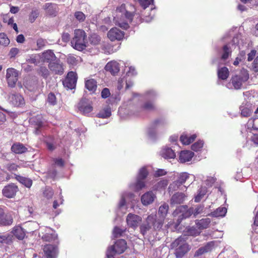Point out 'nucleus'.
<instances>
[{
	"label": "nucleus",
	"mask_w": 258,
	"mask_h": 258,
	"mask_svg": "<svg viewBox=\"0 0 258 258\" xmlns=\"http://www.w3.org/2000/svg\"><path fill=\"white\" fill-rule=\"evenodd\" d=\"M114 15L113 22L115 25L124 29L129 27V23L132 22L133 15L126 11L124 5L117 8Z\"/></svg>",
	"instance_id": "1"
},
{
	"label": "nucleus",
	"mask_w": 258,
	"mask_h": 258,
	"mask_svg": "<svg viewBox=\"0 0 258 258\" xmlns=\"http://www.w3.org/2000/svg\"><path fill=\"white\" fill-rule=\"evenodd\" d=\"M204 207L203 205H199L195 208H188L186 205L180 206L173 212V215L174 217H177V221L179 224L183 219L189 218L192 214L196 217L202 213Z\"/></svg>",
	"instance_id": "2"
},
{
	"label": "nucleus",
	"mask_w": 258,
	"mask_h": 258,
	"mask_svg": "<svg viewBox=\"0 0 258 258\" xmlns=\"http://www.w3.org/2000/svg\"><path fill=\"white\" fill-rule=\"evenodd\" d=\"M171 248H175L176 258H182L189 250V245L182 237H179L171 244Z\"/></svg>",
	"instance_id": "3"
},
{
	"label": "nucleus",
	"mask_w": 258,
	"mask_h": 258,
	"mask_svg": "<svg viewBox=\"0 0 258 258\" xmlns=\"http://www.w3.org/2000/svg\"><path fill=\"white\" fill-rule=\"evenodd\" d=\"M161 129V120H154L146 130V135L149 140L155 142L159 139Z\"/></svg>",
	"instance_id": "4"
},
{
	"label": "nucleus",
	"mask_w": 258,
	"mask_h": 258,
	"mask_svg": "<svg viewBox=\"0 0 258 258\" xmlns=\"http://www.w3.org/2000/svg\"><path fill=\"white\" fill-rule=\"evenodd\" d=\"M134 194L131 192L125 191L121 194L120 200L118 201L115 209V213L118 217H122L125 214L128 209L127 201L132 199Z\"/></svg>",
	"instance_id": "5"
},
{
	"label": "nucleus",
	"mask_w": 258,
	"mask_h": 258,
	"mask_svg": "<svg viewBox=\"0 0 258 258\" xmlns=\"http://www.w3.org/2000/svg\"><path fill=\"white\" fill-rule=\"evenodd\" d=\"M249 79V74L248 71L242 69L238 74H236L232 76L230 82L234 88L238 90L241 88L242 84L246 82Z\"/></svg>",
	"instance_id": "6"
},
{
	"label": "nucleus",
	"mask_w": 258,
	"mask_h": 258,
	"mask_svg": "<svg viewBox=\"0 0 258 258\" xmlns=\"http://www.w3.org/2000/svg\"><path fill=\"white\" fill-rule=\"evenodd\" d=\"M148 172L145 168H141L138 175L137 180L130 183L129 187L131 189L138 191L145 186L144 179L147 177Z\"/></svg>",
	"instance_id": "7"
},
{
	"label": "nucleus",
	"mask_w": 258,
	"mask_h": 258,
	"mask_svg": "<svg viewBox=\"0 0 258 258\" xmlns=\"http://www.w3.org/2000/svg\"><path fill=\"white\" fill-rule=\"evenodd\" d=\"M127 248L126 242L124 240L119 239L115 244L109 247L106 252L108 258H111L114 254L123 253Z\"/></svg>",
	"instance_id": "8"
},
{
	"label": "nucleus",
	"mask_w": 258,
	"mask_h": 258,
	"mask_svg": "<svg viewBox=\"0 0 258 258\" xmlns=\"http://www.w3.org/2000/svg\"><path fill=\"white\" fill-rule=\"evenodd\" d=\"M76 34L80 36V39H77L76 38H73L71 41L72 46L76 49L81 51L85 49L86 47V35L85 32L82 30H76Z\"/></svg>",
	"instance_id": "9"
},
{
	"label": "nucleus",
	"mask_w": 258,
	"mask_h": 258,
	"mask_svg": "<svg viewBox=\"0 0 258 258\" xmlns=\"http://www.w3.org/2000/svg\"><path fill=\"white\" fill-rule=\"evenodd\" d=\"M39 236L45 241H54L57 239V235L55 232L49 227H43L40 229Z\"/></svg>",
	"instance_id": "10"
},
{
	"label": "nucleus",
	"mask_w": 258,
	"mask_h": 258,
	"mask_svg": "<svg viewBox=\"0 0 258 258\" xmlns=\"http://www.w3.org/2000/svg\"><path fill=\"white\" fill-rule=\"evenodd\" d=\"M40 59L42 61L50 63L56 59L54 53L50 50H48L42 53L41 55L37 54L33 56L32 60L34 63L36 62L37 60Z\"/></svg>",
	"instance_id": "11"
},
{
	"label": "nucleus",
	"mask_w": 258,
	"mask_h": 258,
	"mask_svg": "<svg viewBox=\"0 0 258 258\" xmlns=\"http://www.w3.org/2000/svg\"><path fill=\"white\" fill-rule=\"evenodd\" d=\"M18 72L13 68L7 69L6 78L8 85L11 87L15 86L18 79Z\"/></svg>",
	"instance_id": "12"
},
{
	"label": "nucleus",
	"mask_w": 258,
	"mask_h": 258,
	"mask_svg": "<svg viewBox=\"0 0 258 258\" xmlns=\"http://www.w3.org/2000/svg\"><path fill=\"white\" fill-rule=\"evenodd\" d=\"M142 218L136 214L129 213L126 218L127 226L134 229H136L142 222Z\"/></svg>",
	"instance_id": "13"
},
{
	"label": "nucleus",
	"mask_w": 258,
	"mask_h": 258,
	"mask_svg": "<svg viewBox=\"0 0 258 258\" xmlns=\"http://www.w3.org/2000/svg\"><path fill=\"white\" fill-rule=\"evenodd\" d=\"M78 107L80 111L85 115L88 114L93 110L91 102L85 98L80 101L78 104Z\"/></svg>",
	"instance_id": "14"
},
{
	"label": "nucleus",
	"mask_w": 258,
	"mask_h": 258,
	"mask_svg": "<svg viewBox=\"0 0 258 258\" xmlns=\"http://www.w3.org/2000/svg\"><path fill=\"white\" fill-rule=\"evenodd\" d=\"M44 256L42 258H56L58 249L56 245L47 244L43 247Z\"/></svg>",
	"instance_id": "15"
},
{
	"label": "nucleus",
	"mask_w": 258,
	"mask_h": 258,
	"mask_svg": "<svg viewBox=\"0 0 258 258\" xmlns=\"http://www.w3.org/2000/svg\"><path fill=\"white\" fill-rule=\"evenodd\" d=\"M124 35V32L116 27L111 28L107 33V37L111 41L120 40L123 38Z\"/></svg>",
	"instance_id": "16"
},
{
	"label": "nucleus",
	"mask_w": 258,
	"mask_h": 258,
	"mask_svg": "<svg viewBox=\"0 0 258 258\" xmlns=\"http://www.w3.org/2000/svg\"><path fill=\"white\" fill-rule=\"evenodd\" d=\"M77 77L76 73L70 72L68 74L67 77L63 81V85L69 89H72L76 86Z\"/></svg>",
	"instance_id": "17"
},
{
	"label": "nucleus",
	"mask_w": 258,
	"mask_h": 258,
	"mask_svg": "<svg viewBox=\"0 0 258 258\" xmlns=\"http://www.w3.org/2000/svg\"><path fill=\"white\" fill-rule=\"evenodd\" d=\"M18 190L17 186L14 183H12L5 186L3 189V194L7 198H12L15 196Z\"/></svg>",
	"instance_id": "18"
},
{
	"label": "nucleus",
	"mask_w": 258,
	"mask_h": 258,
	"mask_svg": "<svg viewBox=\"0 0 258 258\" xmlns=\"http://www.w3.org/2000/svg\"><path fill=\"white\" fill-rule=\"evenodd\" d=\"M43 9L47 15L54 17L56 15L58 8L56 4L46 3L43 6Z\"/></svg>",
	"instance_id": "19"
},
{
	"label": "nucleus",
	"mask_w": 258,
	"mask_h": 258,
	"mask_svg": "<svg viewBox=\"0 0 258 258\" xmlns=\"http://www.w3.org/2000/svg\"><path fill=\"white\" fill-rule=\"evenodd\" d=\"M48 66L49 69L55 74L60 75L63 73V68L62 64L57 59L52 62H50Z\"/></svg>",
	"instance_id": "20"
},
{
	"label": "nucleus",
	"mask_w": 258,
	"mask_h": 258,
	"mask_svg": "<svg viewBox=\"0 0 258 258\" xmlns=\"http://www.w3.org/2000/svg\"><path fill=\"white\" fill-rule=\"evenodd\" d=\"M9 101L15 106H21L25 104L23 97L19 94H11L9 96Z\"/></svg>",
	"instance_id": "21"
},
{
	"label": "nucleus",
	"mask_w": 258,
	"mask_h": 258,
	"mask_svg": "<svg viewBox=\"0 0 258 258\" xmlns=\"http://www.w3.org/2000/svg\"><path fill=\"white\" fill-rule=\"evenodd\" d=\"M186 196L182 192H177L175 193L170 199L171 205L183 204L185 200Z\"/></svg>",
	"instance_id": "22"
},
{
	"label": "nucleus",
	"mask_w": 258,
	"mask_h": 258,
	"mask_svg": "<svg viewBox=\"0 0 258 258\" xmlns=\"http://www.w3.org/2000/svg\"><path fill=\"white\" fill-rule=\"evenodd\" d=\"M155 221V215H151L148 217L146 223H143L140 227L141 233L144 235L149 230Z\"/></svg>",
	"instance_id": "23"
},
{
	"label": "nucleus",
	"mask_w": 258,
	"mask_h": 258,
	"mask_svg": "<svg viewBox=\"0 0 258 258\" xmlns=\"http://www.w3.org/2000/svg\"><path fill=\"white\" fill-rule=\"evenodd\" d=\"M105 69L106 71L109 72L113 75L117 74L120 70L119 64L116 61H111L108 62L105 66Z\"/></svg>",
	"instance_id": "24"
},
{
	"label": "nucleus",
	"mask_w": 258,
	"mask_h": 258,
	"mask_svg": "<svg viewBox=\"0 0 258 258\" xmlns=\"http://www.w3.org/2000/svg\"><path fill=\"white\" fill-rule=\"evenodd\" d=\"M155 198V195L152 192H147L141 197V202L145 206L151 204Z\"/></svg>",
	"instance_id": "25"
},
{
	"label": "nucleus",
	"mask_w": 258,
	"mask_h": 258,
	"mask_svg": "<svg viewBox=\"0 0 258 258\" xmlns=\"http://www.w3.org/2000/svg\"><path fill=\"white\" fill-rule=\"evenodd\" d=\"M194 155V153L190 151H182L179 155V160L181 163H185L191 160Z\"/></svg>",
	"instance_id": "26"
},
{
	"label": "nucleus",
	"mask_w": 258,
	"mask_h": 258,
	"mask_svg": "<svg viewBox=\"0 0 258 258\" xmlns=\"http://www.w3.org/2000/svg\"><path fill=\"white\" fill-rule=\"evenodd\" d=\"M213 246V244L212 243V242L207 243L205 246L200 247L195 252L194 254V256L198 257L205 253L211 251Z\"/></svg>",
	"instance_id": "27"
},
{
	"label": "nucleus",
	"mask_w": 258,
	"mask_h": 258,
	"mask_svg": "<svg viewBox=\"0 0 258 258\" xmlns=\"http://www.w3.org/2000/svg\"><path fill=\"white\" fill-rule=\"evenodd\" d=\"M211 222V220L209 218H203L201 220H196L195 221L196 226H197L201 230L208 228Z\"/></svg>",
	"instance_id": "28"
},
{
	"label": "nucleus",
	"mask_w": 258,
	"mask_h": 258,
	"mask_svg": "<svg viewBox=\"0 0 258 258\" xmlns=\"http://www.w3.org/2000/svg\"><path fill=\"white\" fill-rule=\"evenodd\" d=\"M12 222V218L6 215L3 209L0 208V225H8L11 224Z\"/></svg>",
	"instance_id": "29"
},
{
	"label": "nucleus",
	"mask_w": 258,
	"mask_h": 258,
	"mask_svg": "<svg viewBox=\"0 0 258 258\" xmlns=\"http://www.w3.org/2000/svg\"><path fill=\"white\" fill-rule=\"evenodd\" d=\"M85 87L92 93L95 92L97 88V83L93 79L87 80L85 82Z\"/></svg>",
	"instance_id": "30"
},
{
	"label": "nucleus",
	"mask_w": 258,
	"mask_h": 258,
	"mask_svg": "<svg viewBox=\"0 0 258 258\" xmlns=\"http://www.w3.org/2000/svg\"><path fill=\"white\" fill-rule=\"evenodd\" d=\"M13 233L14 235L19 239H23L25 236V232L24 231L23 229L19 226L14 227Z\"/></svg>",
	"instance_id": "31"
},
{
	"label": "nucleus",
	"mask_w": 258,
	"mask_h": 258,
	"mask_svg": "<svg viewBox=\"0 0 258 258\" xmlns=\"http://www.w3.org/2000/svg\"><path fill=\"white\" fill-rule=\"evenodd\" d=\"M175 156V152L170 148H166L162 151V157L166 159H174Z\"/></svg>",
	"instance_id": "32"
},
{
	"label": "nucleus",
	"mask_w": 258,
	"mask_h": 258,
	"mask_svg": "<svg viewBox=\"0 0 258 258\" xmlns=\"http://www.w3.org/2000/svg\"><path fill=\"white\" fill-rule=\"evenodd\" d=\"M227 213V209L225 207H219L209 215L214 217H223Z\"/></svg>",
	"instance_id": "33"
},
{
	"label": "nucleus",
	"mask_w": 258,
	"mask_h": 258,
	"mask_svg": "<svg viewBox=\"0 0 258 258\" xmlns=\"http://www.w3.org/2000/svg\"><path fill=\"white\" fill-rule=\"evenodd\" d=\"M183 184L182 182L176 179L175 181L171 183L168 187V191L169 192H172L178 189H182V187L180 186Z\"/></svg>",
	"instance_id": "34"
},
{
	"label": "nucleus",
	"mask_w": 258,
	"mask_h": 258,
	"mask_svg": "<svg viewBox=\"0 0 258 258\" xmlns=\"http://www.w3.org/2000/svg\"><path fill=\"white\" fill-rule=\"evenodd\" d=\"M183 184L182 182L176 179L175 181L171 183L168 187V191L169 192H172L178 189H182V187L180 186Z\"/></svg>",
	"instance_id": "35"
},
{
	"label": "nucleus",
	"mask_w": 258,
	"mask_h": 258,
	"mask_svg": "<svg viewBox=\"0 0 258 258\" xmlns=\"http://www.w3.org/2000/svg\"><path fill=\"white\" fill-rule=\"evenodd\" d=\"M229 70L226 67H222L218 70V77L223 80L227 79L229 76Z\"/></svg>",
	"instance_id": "36"
},
{
	"label": "nucleus",
	"mask_w": 258,
	"mask_h": 258,
	"mask_svg": "<svg viewBox=\"0 0 258 258\" xmlns=\"http://www.w3.org/2000/svg\"><path fill=\"white\" fill-rule=\"evenodd\" d=\"M132 82H127V80L125 78H122L119 79L117 83V89L119 90H120L123 88L124 85H125L126 89L130 88L131 86H133Z\"/></svg>",
	"instance_id": "37"
},
{
	"label": "nucleus",
	"mask_w": 258,
	"mask_h": 258,
	"mask_svg": "<svg viewBox=\"0 0 258 258\" xmlns=\"http://www.w3.org/2000/svg\"><path fill=\"white\" fill-rule=\"evenodd\" d=\"M13 152L16 154H21L24 153L27 149L21 144H15L13 145L11 148Z\"/></svg>",
	"instance_id": "38"
},
{
	"label": "nucleus",
	"mask_w": 258,
	"mask_h": 258,
	"mask_svg": "<svg viewBox=\"0 0 258 258\" xmlns=\"http://www.w3.org/2000/svg\"><path fill=\"white\" fill-rule=\"evenodd\" d=\"M197 136L193 135L190 137H188L186 136L181 135L180 138V141L184 145H189L192 143L196 138Z\"/></svg>",
	"instance_id": "39"
},
{
	"label": "nucleus",
	"mask_w": 258,
	"mask_h": 258,
	"mask_svg": "<svg viewBox=\"0 0 258 258\" xmlns=\"http://www.w3.org/2000/svg\"><path fill=\"white\" fill-rule=\"evenodd\" d=\"M16 178L20 183L25 185L27 187H30L32 185V181L30 179L21 176H17Z\"/></svg>",
	"instance_id": "40"
},
{
	"label": "nucleus",
	"mask_w": 258,
	"mask_h": 258,
	"mask_svg": "<svg viewBox=\"0 0 258 258\" xmlns=\"http://www.w3.org/2000/svg\"><path fill=\"white\" fill-rule=\"evenodd\" d=\"M207 188L205 187H202L198 191V195L195 198V201L197 203L200 202L203 197L207 193Z\"/></svg>",
	"instance_id": "41"
},
{
	"label": "nucleus",
	"mask_w": 258,
	"mask_h": 258,
	"mask_svg": "<svg viewBox=\"0 0 258 258\" xmlns=\"http://www.w3.org/2000/svg\"><path fill=\"white\" fill-rule=\"evenodd\" d=\"M231 53V50L230 47L227 44L224 45L223 47V54L221 56V59L222 60L227 59Z\"/></svg>",
	"instance_id": "42"
},
{
	"label": "nucleus",
	"mask_w": 258,
	"mask_h": 258,
	"mask_svg": "<svg viewBox=\"0 0 258 258\" xmlns=\"http://www.w3.org/2000/svg\"><path fill=\"white\" fill-rule=\"evenodd\" d=\"M81 61V58L79 56H75L74 55H69L67 58V61L72 65H76Z\"/></svg>",
	"instance_id": "43"
},
{
	"label": "nucleus",
	"mask_w": 258,
	"mask_h": 258,
	"mask_svg": "<svg viewBox=\"0 0 258 258\" xmlns=\"http://www.w3.org/2000/svg\"><path fill=\"white\" fill-rule=\"evenodd\" d=\"M111 115L110 109L108 107L104 108L98 114V116L100 118H105Z\"/></svg>",
	"instance_id": "44"
},
{
	"label": "nucleus",
	"mask_w": 258,
	"mask_h": 258,
	"mask_svg": "<svg viewBox=\"0 0 258 258\" xmlns=\"http://www.w3.org/2000/svg\"><path fill=\"white\" fill-rule=\"evenodd\" d=\"M188 233L191 236L199 235L201 232V229L197 227L192 226L188 229Z\"/></svg>",
	"instance_id": "45"
},
{
	"label": "nucleus",
	"mask_w": 258,
	"mask_h": 258,
	"mask_svg": "<svg viewBox=\"0 0 258 258\" xmlns=\"http://www.w3.org/2000/svg\"><path fill=\"white\" fill-rule=\"evenodd\" d=\"M74 17L79 22H84L86 19L85 14L80 11H77L75 12L74 14Z\"/></svg>",
	"instance_id": "46"
},
{
	"label": "nucleus",
	"mask_w": 258,
	"mask_h": 258,
	"mask_svg": "<svg viewBox=\"0 0 258 258\" xmlns=\"http://www.w3.org/2000/svg\"><path fill=\"white\" fill-rule=\"evenodd\" d=\"M189 177V174L187 172H182L178 175L177 179L184 183Z\"/></svg>",
	"instance_id": "47"
},
{
	"label": "nucleus",
	"mask_w": 258,
	"mask_h": 258,
	"mask_svg": "<svg viewBox=\"0 0 258 258\" xmlns=\"http://www.w3.org/2000/svg\"><path fill=\"white\" fill-rule=\"evenodd\" d=\"M10 43V40L4 33L0 34V45L7 46Z\"/></svg>",
	"instance_id": "48"
},
{
	"label": "nucleus",
	"mask_w": 258,
	"mask_h": 258,
	"mask_svg": "<svg viewBox=\"0 0 258 258\" xmlns=\"http://www.w3.org/2000/svg\"><path fill=\"white\" fill-rule=\"evenodd\" d=\"M204 142L202 141H199L191 145V149L196 152L199 151L203 147Z\"/></svg>",
	"instance_id": "49"
},
{
	"label": "nucleus",
	"mask_w": 258,
	"mask_h": 258,
	"mask_svg": "<svg viewBox=\"0 0 258 258\" xmlns=\"http://www.w3.org/2000/svg\"><path fill=\"white\" fill-rule=\"evenodd\" d=\"M43 194L45 197L48 199H49L52 197L53 192L51 188L46 187L43 192Z\"/></svg>",
	"instance_id": "50"
},
{
	"label": "nucleus",
	"mask_w": 258,
	"mask_h": 258,
	"mask_svg": "<svg viewBox=\"0 0 258 258\" xmlns=\"http://www.w3.org/2000/svg\"><path fill=\"white\" fill-rule=\"evenodd\" d=\"M47 101L51 105H54L56 103V97L54 94L50 93L48 94Z\"/></svg>",
	"instance_id": "51"
},
{
	"label": "nucleus",
	"mask_w": 258,
	"mask_h": 258,
	"mask_svg": "<svg viewBox=\"0 0 258 258\" xmlns=\"http://www.w3.org/2000/svg\"><path fill=\"white\" fill-rule=\"evenodd\" d=\"M240 108L241 109V114L243 117H248L250 116L252 112L251 110L247 108Z\"/></svg>",
	"instance_id": "52"
},
{
	"label": "nucleus",
	"mask_w": 258,
	"mask_h": 258,
	"mask_svg": "<svg viewBox=\"0 0 258 258\" xmlns=\"http://www.w3.org/2000/svg\"><path fill=\"white\" fill-rule=\"evenodd\" d=\"M140 5L143 9L147 8L152 2L153 0H138Z\"/></svg>",
	"instance_id": "53"
},
{
	"label": "nucleus",
	"mask_w": 258,
	"mask_h": 258,
	"mask_svg": "<svg viewBox=\"0 0 258 258\" xmlns=\"http://www.w3.org/2000/svg\"><path fill=\"white\" fill-rule=\"evenodd\" d=\"M123 230L117 227H115L113 230V236L114 237H118L121 235Z\"/></svg>",
	"instance_id": "54"
},
{
	"label": "nucleus",
	"mask_w": 258,
	"mask_h": 258,
	"mask_svg": "<svg viewBox=\"0 0 258 258\" xmlns=\"http://www.w3.org/2000/svg\"><path fill=\"white\" fill-rule=\"evenodd\" d=\"M39 15V12L38 11H33L31 12L29 16V20L31 23H33L35 19L38 17Z\"/></svg>",
	"instance_id": "55"
},
{
	"label": "nucleus",
	"mask_w": 258,
	"mask_h": 258,
	"mask_svg": "<svg viewBox=\"0 0 258 258\" xmlns=\"http://www.w3.org/2000/svg\"><path fill=\"white\" fill-rule=\"evenodd\" d=\"M137 74L136 68L133 66L128 67V70L126 72V75L128 76H133Z\"/></svg>",
	"instance_id": "56"
},
{
	"label": "nucleus",
	"mask_w": 258,
	"mask_h": 258,
	"mask_svg": "<svg viewBox=\"0 0 258 258\" xmlns=\"http://www.w3.org/2000/svg\"><path fill=\"white\" fill-rule=\"evenodd\" d=\"M110 95L109 90L108 88H104L101 92V96L103 98H106Z\"/></svg>",
	"instance_id": "57"
},
{
	"label": "nucleus",
	"mask_w": 258,
	"mask_h": 258,
	"mask_svg": "<svg viewBox=\"0 0 258 258\" xmlns=\"http://www.w3.org/2000/svg\"><path fill=\"white\" fill-rule=\"evenodd\" d=\"M252 70L254 72H258V55L254 59L252 63Z\"/></svg>",
	"instance_id": "58"
},
{
	"label": "nucleus",
	"mask_w": 258,
	"mask_h": 258,
	"mask_svg": "<svg viewBox=\"0 0 258 258\" xmlns=\"http://www.w3.org/2000/svg\"><path fill=\"white\" fill-rule=\"evenodd\" d=\"M256 50H251V51L248 54V58H247V60L249 61H251L254 57L255 56V54H256Z\"/></svg>",
	"instance_id": "59"
},
{
	"label": "nucleus",
	"mask_w": 258,
	"mask_h": 258,
	"mask_svg": "<svg viewBox=\"0 0 258 258\" xmlns=\"http://www.w3.org/2000/svg\"><path fill=\"white\" fill-rule=\"evenodd\" d=\"M100 41V37L96 35H94L91 37V41L95 45L97 44Z\"/></svg>",
	"instance_id": "60"
},
{
	"label": "nucleus",
	"mask_w": 258,
	"mask_h": 258,
	"mask_svg": "<svg viewBox=\"0 0 258 258\" xmlns=\"http://www.w3.org/2000/svg\"><path fill=\"white\" fill-rule=\"evenodd\" d=\"M46 41L42 38H39L37 40V45L39 48H41L45 45Z\"/></svg>",
	"instance_id": "61"
},
{
	"label": "nucleus",
	"mask_w": 258,
	"mask_h": 258,
	"mask_svg": "<svg viewBox=\"0 0 258 258\" xmlns=\"http://www.w3.org/2000/svg\"><path fill=\"white\" fill-rule=\"evenodd\" d=\"M19 52V50L17 48H12L10 50L11 57H15Z\"/></svg>",
	"instance_id": "62"
},
{
	"label": "nucleus",
	"mask_w": 258,
	"mask_h": 258,
	"mask_svg": "<svg viewBox=\"0 0 258 258\" xmlns=\"http://www.w3.org/2000/svg\"><path fill=\"white\" fill-rule=\"evenodd\" d=\"M62 40L64 42H67L70 40V36L69 33H64L62 35Z\"/></svg>",
	"instance_id": "63"
},
{
	"label": "nucleus",
	"mask_w": 258,
	"mask_h": 258,
	"mask_svg": "<svg viewBox=\"0 0 258 258\" xmlns=\"http://www.w3.org/2000/svg\"><path fill=\"white\" fill-rule=\"evenodd\" d=\"M144 107L145 109L147 110H151L154 109V105L153 103L151 102H147L146 103L144 106Z\"/></svg>",
	"instance_id": "64"
}]
</instances>
